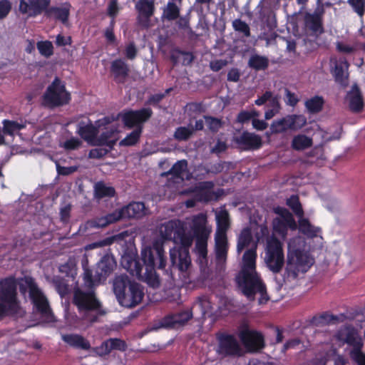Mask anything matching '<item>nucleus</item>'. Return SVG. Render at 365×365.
<instances>
[{
  "mask_svg": "<svg viewBox=\"0 0 365 365\" xmlns=\"http://www.w3.org/2000/svg\"><path fill=\"white\" fill-rule=\"evenodd\" d=\"M77 170L76 167L71 166V167H61L57 165V172L60 175H67L73 173Z\"/></svg>",
  "mask_w": 365,
  "mask_h": 365,
  "instance_id": "nucleus-62",
  "label": "nucleus"
},
{
  "mask_svg": "<svg viewBox=\"0 0 365 365\" xmlns=\"http://www.w3.org/2000/svg\"><path fill=\"white\" fill-rule=\"evenodd\" d=\"M20 291L22 294L29 292V297L37 309L47 318L48 322L53 321L48 301L41 291L36 287L32 278L25 277L19 280Z\"/></svg>",
  "mask_w": 365,
  "mask_h": 365,
  "instance_id": "nucleus-9",
  "label": "nucleus"
},
{
  "mask_svg": "<svg viewBox=\"0 0 365 365\" xmlns=\"http://www.w3.org/2000/svg\"><path fill=\"white\" fill-rule=\"evenodd\" d=\"M160 233L163 238L173 240L182 247L173 248L170 251V260L173 266H176L181 272L187 269L190 264L188 247L192 242V234L186 232L184 224L180 221H169L160 227Z\"/></svg>",
  "mask_w": 365,
  "mask_h": 365,
  "instance_id": "nucleus-3",
  "label": "nucleus"
},
{
  "mask_svg": "<svg viewBox=\"0 0 365 365\" xmlns=\"http://www.w3.org/2000/svg\"><path fill=\"white\" fill-rule=\"evenodd\" d=\"M141 257L145 269L144 273H142L143 267L133 256L123 255L121 259V264L133 275L139 278H145L151 286L158 287L159 281L155 274V268L163 269L165 266V258L162 244L156 242L153 247L144 248L142 250Z\"/></svg>",
  "mask_w": 365,
  "mask_h": 365,
  "instance_id": "nucleus-2",
  "label": "nucleus"
},
{
  "mask_svg": "<svg viewBox=\"0 0 365 365\" xmlns=\"http://www.w3.org/2000/svg\"><path fill=\"white\" fill-rule=\"evenodd\" d=\"M62 340L68 346L81 349L83 350H88L90 349L91 345L88 340L83 336L76 334H61Z\"/></svg>",
  "mask_w": 365,
  "mask_h": 365,
  "instance_id": "nucleus-29",
  "label": "nucleus"
},
{
  "mask_svg": "<svg viewBox=\"0 0 365 365\" xmlns=\"http://www.w3.org/2000/svg\"><path fill=\"white\" fill-rule=\"evenodd\" d=\"M98 130L97 121L95 125L91 122L82 123L78 126V133L88 143L98 145L100 132Z\"/></svg>",
  "mask_w": 365,
  "mask_h": 365,
  "instance_id": "nucleus-23",
  "label": "nucleus"
},
{
  "mask_svg": "<svg viewBox=\"0 0 365 365\" xmlns=\"http://www.w3.org/2000/svg\"><path fill=\"white\" fill-rule=\"evenodd\" d=\"M193 129L190 126L179 127L176 129L174 137L178 140H185L192 134Z\"/></svg>",
  "mask_w": 365,
  "mask_h": 365,
  "instance_id": "nucleus-49",
  "label": "nucleus"
},
{
  "mask_svg": "<svg viewBox=\"0 0 365 365\" xmlns=\"http://www.w3.org/2000/svg\"><path fill=\"white\" fill-rule=\"evenodd\" d=\"M192 312L185 311L178 314L168 315L162 319L160 327L169 328L178 324H182L187 322L192 317Z\"/></svg>",
  "mask_w": 365,
  "mask_h": 365,
  "instance_id": "nucleus-26",
  "label": "nucleus"
},
{
  "mask_svg": "<svg viewBox=\"0 0 365 365\" xmlns=\"http://www.w3.org/2000/svg\"><path fill=\"white\" fill-rule=\"evenodd\" d=\"M108 150L103 148H94L92 149L89 153V156L93 158H98L107 153Z\"/></svg>",
  "mask_w": 365,
  "mask_h": 365,
  "instance_id": "nucleus-63",
  "label": "nucleus"
},
{
  "mask_svg": "<svg viewBox=\"0 0 365 365\" xmlns=\"http://www.w3.org/2000/svg\"><path fill=\"white\" fill-rule=\"evenodd\" d=\"M116 211L120 214V219L140 217L145 213V205L142 202H132Z\"/></svg>",
  "mask_w": 365,
  "mask_h": 365,
  "instance_id": "nucleus-27",
  "label": "nucleus"
},
{
  "mask_svg": "<svg viewBox=\"0 0 365 365\" xmlns=\"http://www.w3.org/2000/svg\"><path fill=\"white\" fill-rule=\"evenodd\" d=\"M152 112L149 108H143L137 111H128L119 115L125 125L128 127L138 125L147 120L151 115Z\"/></svg>",
  "mask_w": 365,
  "mask_h": 365,
  "instance_id": "nucleus-20",
  "label": "nucleus"
},
{
  "mask_svg": "<svg viewBox=\"0 0 365 365\" xmlns=\"http://www.w3.org/2000/svg\"><path fill=\"white\" fill-rule=\"evenodd\" d=\"M323 103L324 101L322 98L315 96L307 101L305 105L309 111L312 113H317L322 109Z\"/></svg>",
  "mask_w": 365,
  "mask_h": 365,
  "instance_id": "nucleus-44",
  "label": "nucleus"
},
{
  "mask_svg": "<svg viewBox=\"0 0 365 365\" xmlns=\"http://www.w3.org/2000/svg\"><path fill=\"white\" fill-rule=\"evenodd\" d=\"M3 125L4 133L12 137L15 135L21 137L24 135V138L29 140L34 134L33 125L30 123L4 120Z\"/></svg>",
  "mask_w": 365,
  "mask_h": 365,
  "instance_id": "nucleus-18",
  "label": "nucleus"
},
{
  "mask_svg": "<svg viewBox=\"0 0 365 365\" xmlns=\"http://www.w3.org/2000/svg\"><path fill=\"white\" fill-rule=\"evenodd\" d=\"M354 341V349L351 352V356L359 365H365V355L360 351L363 345L361 339L355 337Z\"/></svg>",
  "mask_w": 365,
  "mask_h": 365,
  "instance_id": "nucleus-40",
  "label": "nucleus"
},
{
  "mask_svg": "<svg viewBox=\"0 0 365 365\" xmlns=\"http://www.w3.org/2000/svg\"><path fill=\"white\" fill-rule=\"evenodd\" d=\"M187 163L186 160H179L173 165L168 175H171L173 182H168V187H174L175 184H180L184 179H189V175L187 173Z\"/></svg>",
  "mask_w": 365,
  "mask_h": 365,
  "instance_id": "nucleus-24",
  "label": "nucleus"
},
{
  "mask_svg": "<svg viewBox=\"0 0 365 365\" xmlns=\"http://www.w3.org/2000/svg\"><path fill=\"white\" fill-rule=\"evenodd\" d=\"M289 130L286 116L273 121L270 125L272 133H281Z\"/></svg>",
  "mask_w": 365,
  "mask_h": 365,
  "instance_id": "nucleus-43",
  "label": "nucleus"
},
{
  "mask_svg": "<svg viewBox=\"0 0 365 365\" xmlns=\"http://www.w3.org/2000/svg\"><path fill=\"white\" fill-rule=\"evenodd\" d=\"M348 3L359 16H362L364 15L365 0H348Z\"/></svg>",
  "mask_w": 365,
  "mask_h": 365,
  "instance_id": "nucleus-52",
  "label": "nucleus"
},
{
  "mask_svg": "<svg viewBox=\"0 0 365 365\" xmlns=\"http://www.w3.org/2000/svg\"><path fill=\"white\" fill-rule=\"evenodd\" d=\"M232 26L235 31L242 33L246 36H250V27L245 21L236 19L232 22Z\"/></svg>",
  "mask_w": 365,
  "mask_h": 365,
  "instance_id": "nucleus-53",
  "label": "nucleus"
},
{
  "mask_svg": "<svg viewBox=\"0 0 365 365\" xmlns=\"http://www.w3.org/2000/svg\"><path fill=\"white\" fill-rule=\"evenodd\" d=\"M312 138L305 134L299 133L293 136L291 147L296 151H302L312 146Z\"/></svg>",
  "mask_w": 365,
  "mask_h": 365,
  "instance_id": "nucleus-31",
  "label": "nucleus"
},
{
  "mask_svg": "<svg viewBox=\"0 0 365 365\" xmlns=\"http://www.w3.org/2000/svg\"><path fill=\"white\" fill-rule=\"evenodd\" d=\"M264 259L267 267L274 273L279 272L284 264L282 243L274 236L267 239Z\"/></svg>",
  "mask_w": 365,
  "mask_h": 365,
  "instance_id": "nucleus-10",
  "label": "nucleus"
},
{
  "mask_svg": "<svg viewBox=\"0 0 365 365\" xmlns=\"http://www.w3.org/2000/svg\"><path fill=\"white\" fill-rule=\"evenodd\" d=\"M331 73L335 80L339 83H343L348 78L349 63L344 57L331 58Z\"/></svg>",
  "mask_w": 365,
  "mask_h": 365,
  "instance_id": "nucleus-25",
  "label": "nucleus"
},
{
  "mask_svg": "<svg viewBox=\"0 0 365 365\" xmlns=\"http://www.w3.org/2000/svg\"><path fill=\"white\" fill-rule=\"evenodd\" d=\"M70 93L66 90L64 83L56 78L48 87L44 96V104L48 106H60L68 103Z\"/></svg>",
  "mask_w": 365,
  "mask_h": 365,
  "instance_id": "nucleus-14",
  "label": "nucleus"
},
{
  "mask_svg": "<svg viewBox=\"0 0 365 365\" xmlns=\"http://www.w3.org/2000/svg\"><path fill=\"white\" fill-rule=\"evenodd\" d=\"M116 267V262L112 255L103 256L98 263L96 270V276L93 278L92 272L86 269L83 274L84 282L88 287H93L97 283L104 281Z\"/></svg>",
  "mask_w": 365,
  "mask_h": 365,
  "instance_id": "nucleus-11",
  "label": "nucleus"
},
{
  "mask_svg": "<svg viewBox=\"0 0 365 365\" xmlns=\"http://www.w3.org/2000/svg\"><path fill=\"white\" fill-rule=\"evenodd\" d=\"M114 194V189L112 187L107 186L103 182H98L95 185V195L98 198L112 197Z\"/></svg>",
  "mask_w": 365,
  "mask_h": 365,
  "instance_id": "nucleus-41",
  "label": "nucleus"
},
{
  "mask_svg": "<svg viewBox=\"0 0 365 365\" xmlns=\"http://www.w3.org/2000/svg\"><path fill=\"white\" fill-rule=\"evenodd\" d=\"M85 286L88 288H78L75 290L73 303L78 307L82 319L88 322H94L99 316L104 314L101 303L96 299L94 292L91 289L92 287Z\"/></svg>",
  "mask_w": 365,
  "mask_h": 365,
  "instance_id": "nucleus-5",
  "label": "nucleus"
},
{
  "mask_svg": "<svg viewBox=\"0 0 365 365\" xmlns=\"http://www.w3.org/2000/svg\"><path fill=\"white\" fill-rule=\"evenodd\" d=\"M141 128H138L127 135L120 142V145L123 146H131L135 145L140 135Z\"/></svg>",
  "mask_w": 365,
  "mask_h": 365,
  "instance_id": "nucleus-46",
  "label": "nucleus"
},
{
  "mask_svg": "<svg viewBox=\"0 0 365 365\" xmlns=\"http://www.w3.org/2000/svg\"><path fill=\"white\" fill-rule=\"evenodd\" d=\"M305 26L315 34H322L323 28L322 25V16L318 13L307 14L305 16Z\"/></svg>",
  "mask_w": 365,
  "mask_h": 365,
  "instance_id": "nucleus-32",
  "label": "nucleus"
},
{
  "mask_svg": "<svg viewBox=\"0 0 365 365\" xmlns=\"http://www.w3.org/2000/svg\"><path fill=\"white\" fill-rule=\"evenodd\" d=\"M65 317H66L67 324L70 327H78L79 318L75 314L66 313Z\"/></svg>",
  "mask_w": 365,
  "mask_h": 365,
  "instance_id": "nucleus-61",
  "label": "nucleus"
},
{
  "mask_svg": "<svg viewBox=\"0 0 365 365\" xmlns=\"http://www.w3.org/2000/svg\"><path fill=\"white\" fill-rule=\"evenodd\" d=\"M259 115V113L255 110H251L250 111L244 110L239 113L237 120L240 123H244L250 120H252L254 118H257Z\"/></svg>",
  "mask_w": 365,
  "mask_h": 365,
  "instance_id": "nucleus-50",
  "label": "nucleus"
},
{
  "mask_svg": "<svg viewBox=\"0 0 365 365\" xmlns=\"http://www.w3.org/2000/svg\"><path fill=\"white\" fill-rule=\"evenodd\" d=\"M217 352L222 356H239L242 354V349L234 336L225 335L219 339Z\"/></svg>",
  "mask_w": 365,
  "mask_h": 365,
  "instance_id": "nucleus-19",
  "label": "nucleus"
},
{
  "mask_svg": "<svg viewBox=\"0 0 365 365\" xmlns=\"http://www.w3.org/2000/svg\"><path fill=\"white\" fill-rule=\"evenodd\" d=\"M212 309V304L207 297H200L192 307L193 314H199L202 317L210 314Z\"/></svg>",
  "mask_w": 365,
  "mask_h": 365,
  "instance_id": "nucleus-34",
  "label": "nucleus"
},
{
  "mask_svg": "<svg viewBox=\"0 0 365 365\" xmlns=\"http://www.w3.org/2000/svg\"><path fill=\"white\" fill-rule=\"evenodd\" d=\"M111 71L115 78L118 81L123 80L128 74V67L127 64L121 59H117L113 61L111 64Z\"/></svg>",
  "mask_w": 365,
  "mask_h": 365,
  "instance_id": "nucleus-36",
  "label": "nucleus"
},
{
  "mask_svg": "<svg viewBox=\"0 0 365 365\" xmlns=\"http://www.w3.org/2000/svg\"><path fill=\"white\" fill-rule=\"evenodd\" d=\"M179 11L178 6L170 1L164 9L163 16L168 20H173L178 18Z\"/></svg>",
  "mask_w": 365,
  "mask_h": 365,
  "instance_id": "nucleus-42",
  "label": "nucleus"
},
{
  "mask_svg": "<svg viewBox=\"0 0 365 365\" xmlns=\"http://www.w3.org/2000/svg\"><path fill=\"white\" fill-rule=\"evenodd\" d=\"M98 145H106L112 148L119 139V123L113 118L106 117L97 121Z\"/></svg>",
  "mask_w": 365,
  "mask_h": 365,
  "instance_id": "nucleus-12",
  "label": "nucleus"
},
{
  "mask_svg": "<svg viewBox=\"0 0 365 365\" xmlns=\"http://www.w3.org/2000/svg\"><path fill=\"white\" fill-rule=\"evenodd\" d=\"M113 292L118 302L123 307H133L143 299L144 292L142 287L130 282L127 277H116L113 282Z\"/></svg>",
  "mask_w": 365,
  "mask_h": 365,
  "instance_id": "nucleus-6",
  "label": "nucleus"
},
{
  "mask_svg": "<svg viewBox=\"0 0 365 365\" xmlns=\"http://www.w3.org/2000/svg\"><path fill=\"white\" fill-rule=\"evenodd\" d=\"M70 11V6L65 5L62 7L48 8L46 14L48 16H53L56 19L61 21L63 24L68 21Z\"/></svg>",
  "mask_w": 365,
  "mask_h": 365,
  "instance_id": "nucleus-35",
  "label": "nucleus"
},
{
  "mask_svg": "<svg viewBox=\"0 0 365 365\" xmlns=\"http://www.w3.org/2000/svg\"><path fill=\"white\" fill-rule=\"evenodd\" d=\"M217 221V231L215 233V252L219 263H224L226 260L228 244L226 232L229 228V215L225 210L215 212Z\"/></svg>",
  "mask_w": 365,
  "mask_h": 365,
  "instance_id": "nucleus-8",
  "label": "nucleus"
},
{
  "mask_svg": "<svg viewBox=\"0 0 365 365\" xmlns=\"http://www.w3.org/2000/svg\"><path fill=\"white\" fill-rule=\"evenodd\" d=\"M51 0H19V11L27 18H34L46 13Z\"/></svg>",
  "mask_w": 365,
  "mask_h": 365,
  "instance_id": "nucleus-17",
  "label": "nucleus"
},
{
  "mask_svg": "<svg viewBox=\"0 0 365 365\" xmlns=\"http://www.w3.org/2000/svg\"><path fill=\"white\" fill-rule=\"evenodd\" d=\"M185 225L186 232L192 234V239L195 236H210L212 227L207 225V217L205 214L200 213L187 218Z\"/></svg>",
  "mask_w": 365,
  "mask_h": 365,
  "instance_id": "nucleus-16",
  "label": "nucleus"
},
{
  "mask_svg": "<svg viewBox=\"0 0 365 365\" xmlns=\"http://www.w3.org/2000/svg\"><path fill=\"white\" fill-rule=\"evenodd\" d=\"M227 64V61L225 60H214L210 63V67L213 71H218L224 68Z\"/></svg>",
  "mask_w": 365,
  "mask_h": 365,
  "instance_id": "nucleus-58",
  "label": "nucleus"
},
{
  "mask_svg": "<svg viewBox=\"0 0 365 365\" xmlns=\"http://www.w3.org/2000/svg\"><path fill=\"white\" fill-rule=\"evenodd\" d=\"M120 220V214L118 213L117 211L115 210L111 214H109L106 216L98 217L93 220L87 222L86 227L91 228L103 227L109 224L115 222Z\"/></svg>",
  "mask_w": 365,
  "mask_h": 365,
  "instance_id": "nucleus-30",
  "label": "nucleus"
},
{
  "mask_svg": "<svg viewBox=\"0 0 365 365\" xmlns=\"http://www.w3.org/2000/svg\"><path fill=\"white\" fill-rule=\"evenodd\" d=\"M252 123L253 128L259 130H263L267 127V123L265 121L258 120L257 118H254Z\"/></svg>",
  "mask_w": 365,
  "mask_h": 365,
  "instance_id": "nucleus-64",
  "label": "nucleus"
},
{
  "mask_svg": "<svg viewBox=\"0 0 365 365\" xmlns=\"http://www.w3.org/2000/svg\"><path fill=\"white\" fill-rule=\"evenodd\" d=\"M336 49L339 52L345 53H349L354 51L355 48L343 41H338L336 42Z\"/></svg>",
  "mask_w": 365,
  "mask_h": 365,
  "instance_id": "nucleus-57",
  "label": "nucleus"
},
{
  "mask_svg": "<svg viewBox=\"0 0 365 365\" xmlns=\"http://www.w3.org/2000/svg\"><path fill=\"white\" fill-rule=\"evenodd\" d=\"M55 287L58 293L61 297L68 293L69 289L66 283L63 280L56 279L54 282Z\"/></svg>",
  "mask_w": 365,
  "mask_h": 365,
  "instance_id": "nucleus-54",
  "label": "nucleus"
},
{
  "mask_svg": "<svg viewBox=\"0 0 365 365\" xmlns=\"http://www.w3.org/2000/svg\"><path fill=\"white\" fill-rule=\"evenodd\" d=\"M287 205L293 210L298 217H302L304 212L299 198L297 195H292L287 200Z\"/></svg>",
  "mask_w": 365,
  "mask_h": 365,
  "instance_id": "nucleus-45",
  "label": "nucleus"
},
{
  "mask_svg": "<svg viewBox=\"0 0 365 365\" xmlns=\"http://www.w3.org/2000/svg\"><path fill=\"white\" fill-rule=\"evenodd\" d=\"M250 247L242 257L241 272L237 277V282L242 292L250 300H253L255 295H259V304H265L269 300L264 284L256 272L257 243L252 239L251 231L244 229L238 238L237 252Z\"/></svg>",
  "mask_w": 365,
  "mask_h": 365,
  "instance_id": "nucleus-1",
  "label": "nucleus"
},
{
  "mask_svg": "<svg viewBox=\"0 0 365 365\" xmlns=\"http://www.w3.org/2000/svg\"><path fill=\"white\" fill-rule=\"evenodd\" d=\"M276 217L272 222L273 233L285 238L289 230H295L297 225L292 215L284 207H276L274 208Z\"/></svg>",
  "mask_w": 365,
  "mask_h": 365,
  "instance_id": "nucleus-13",
  "label": "nucleus"
},
{
  "mask_svg": "<svg viewBox=\"0 0 365 365\" xmlns=\"http://www.w3.org/2000/svg\"><path fill=\"white\" fill-rule=\"evenodd\" d=\"M135 8L138 11V21L144 27L150 26V18L154 11V1L150 0H139Z\"/></svg>",
  "mask_w": 365,
  "mask_h": 365,
  "instance_id": "nucleus-21",
  "label": "nucleus"
},
{
  "mask_svg": "<svg viewBox=\"0 0 365 365\" xmlns=\"http://www.w3.org/2000/svg\"><path fill=\"white\" fill-rule=\"evenodd\" d=\"M285 95H286L285 101H286L287 104H288L291 106H294L297 103L298 98L294 93H292L289 90L286 89Z\"/></svg>",
  "mask_w": 365,
  "mask_h": 365,
  "instance_id": "nucleus-60",
  "label": "nucleus"
},
{
  "mask_svg": "<svg viewBox=\"0 0 365 365\" xmlns=\"http://www.w3.org/2000/svg\"><path fill=\"white\" fill-rule=\"evenodd\" d=\"M314 259L309 254L304 239L296 237L287 244L285 277L296 279L305 274L314 264Z\"/></svg>",
  "mask_w": 365,
  "mask_h": 365,
  "instance_id": "nucleus-4",
  "label": "nucleus"
},
{
  "mask_svg": "<svg viewBox=\"0 0 365 365\" xmlns=\"http://www.w3.org/2000/svg\"><path fill=\"white\" fill-rule=\"evenodd\" d=\"M205 123L213 131L217 130L221 127L220 120L211 117H205Z\"/></svg>",
  "mask_w": 365,
  "mask_h": 365,
  "instance_id": "nucleus-56",
  "label": "nucleus"
},
{
  "mask_svg": "<svg viewBox=\"0 0 365 365\" xmlns=\"http://www.w3.org/2000/svg\"><path fill=\"white\" fill-rule=\"evenodd\" d=\"M209 236H197L196 252L202 258L207 256V240Z\"/></svg>",
  "mask_w": 365,
  "mask_h": 365,
  "instance_id": "nucleus-47",
  "label": "nucleus"
},
{
  "mask_svg": "<svg viewBox=\"0 0 365 365\" xmlns=\"http://www.w3.org/2000/svg\"><path fill=\"white\" fill-rule=\"evenodd\" d=\"M237 141L239 143L244 145L246 148L250 149H257L262 145L261 137L252 133H244Z\"/></svg>",
  "mask_w": 365,
  "mask_h": 365,
  "instance_id": "nucleus-33",
  "label": "nucleus"
},
{
  "mask_svg": "<svg viewBox=\"0 0 365 365\" xmlns=\"http://www.w3.org/2000/svg\"><path fill=\"white\" fill-rule=\"evenodd\" d=\"M344 103L353 112L359 113L364 108V99L356 85H354L347 93Z\"/></svg>",
  "mask_w": 365,
  "mask_h": 365,
  "instance_id": "nucleus-22",
  "label": "nucleus"
},
{
  "mask_svg": "<svg viewBox=\"0 0 365 365\" xmlns=\"http://www.w3.org/2000/svg\"><path fill=\"white\" fill-rule=\"evenodd\" d=\"M125 348V343L118 339H110L101 344V346L96 347L93 351L98 356H105L108 354L113 349L122 350Z\"/></svg>",
  "mask_w": 365,
  "mask_h": 365,
  "instance_id": "nucleus-28",
  "label": "nucleus"
},
{
  "mask_svg": "<svg viewBox=\"0 0 365 365\" xmlns=\"http://www.w3.org/2000/svg\"><path fill=\"white\" fill-rule=\"evenodd\" d=\"M81 144V141L78 138L72 137L64 142H61L60 146L66 150H71L77 149Z\"/></svg>",
  "mask_w": 365,
  "mask_h": 365,
  "instance_id": "nucleus-51",
  "label": "nucleus"
},
{
  "mask_svg": "<svg viewBox=\"0 0 365 365\" xmlns=\"http://www.w3.org/2000/svg\"><path fill=\"white\" fill-rule=\"evenodd\" d=\"M286 119L290 130H299L307 123V119L302 115H289L286 116Z\"/></svg>",
  "mask_w": 365,
  "mask_h": 365,
  "instance_id": "nucleus-38",
  "label": "nucleus"
},
{
  "mask_svg": "<svg viewBox=\"0 0 365 365\" xmlns=\"http://www.w3.org/2000/svg\"><path fill=\"white\" fill-rule=\"evenodd\" d=\"M76 262L75 259H70L68 262L60 266L59 269L61 272H72L76 267Z\"/></svg>",
  "mask_w": 365,
  "mask_h": 365,
  "instance_id": "nucleus-59",
  "label": "nucleus"
},
{
  "mask_svg": "<svg viewBox=\"0 0 365 365\" xmlns=\"http://www.w3.org/2000/svg\"><path fill=\"white\" fill-rule=\"evenodd\" d=\"M20 304L16 297V282L14 278L0 282V317L6 314H21Z\"/></svg>",
  "mask_w": 365,
  "mask_h": 365,
  "instance_id": "nucleus-7",
  "label": "nucleus"
},
{
  "mask_svg": "<svg viewBox=\"0 0 365 365\" xmlns=\"http://www.w3.org/2000/svg\"><path fill=\"white\" fill-rule=\"evenodd\" d=\"M239 337L245 349L250 352L257 351L264 346L262 334L256 330L250 329L247 326L240 329Z\"/></svg>",
  "mask_w": 365,
  "mask_h": 365,
  "instance_id": "nucleus-15",
  "label": "nucleus"
},
{
  "mask_svg": "<svg viewBox=\"0 0 365 365\" xmlns=\"http://www.w3.org/2000/svg\"><path fill=\"white\" fill-rule=\"evenodd\" d=\"M37 48L39 53L45 57H49L53 53V44L51 41H48L38 42Z\"/></svg>",
  "mask_w": 365,
  "mask_h": 365,
  "instance_id": "nucleus-48",
  "label": "nucleus"
},
{
  "mask_svg": "<svg viewBox=\"0 0 365 365\" xmlns=\"http://www.w3.org/2000/svg\"><path fill=\"white\" fill-rule=\"evenodd\" d=\"M299 230L308 237H313L318 235L319 228L312 226L309 222L302 217H299Z\"/></svg>",
  "mask_w": 365,
  "mask_h": 365,
  "instance_id": "nucleus-37",
  "label": "nucleus"
},
{
  "mask_svg": "<svg viewBox=\"0 0 365 365\" xmlns=\"http://www.w3.org/2000/svg\"><path fill=\"white\" fill-rule=\"evenodd\" d=\"M248 65L250 68L257 71L264 70L269 65V60L265 56L255 54L250 58Z\"/></svg>",
  "mask_w": 365,
  "mask_h": 365,
  "instance_id": "nucleus-39",
  "label": "nucleus"
},
{
  "mask_svg": "<svg viewBox=\"0 0 365 365\" xmlns=\"http://www.w3.org/2000/svg\"><path fill=\"white\" fill-rule=\"evenodd\" d=\"M11 9V4L9 0L0 1V19L7 16Z\"/></svg>",
  "mask_w": 365,
  "mask_h": 365,
  "instance_id": "nucleus-55",
  "label": "nucleus"
}]
</instances>
